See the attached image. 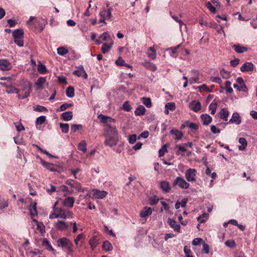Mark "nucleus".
Segmentation results:
<instances>
[{
	"mask_svg": "<svg viewBox=\"0 0 257 257\" xmlns=\"http://www.w3.org/2000/svg\"><path fill=\"white\" fill-rule=\"evenodd\" d=\"M22 88L18 89V93L19 99H25L28 97L32 91V83L28 81H25L21 85Z\"/></svg>",
	"mask_w": 257,
	"mask_h": 257,
	"instance_id": "obj_1",
	"label": "nucleus"
},
{
	"mask_svg": "<svg viewBox=\"0 0 257 257\" xmlns=\"http://www.w3.org/2000/svg\"><path fill=\"white\" fill-rule=\"evenodd\" d=\"M53 211L58 213V217L61 219H67L72 217V213L70 211L66 210L62 208L53 207Z\"/></svg>",
	"mask_w": 257,
	"mask_h": 257,
	"instance_id": "obj_2",
	"label": "nucleus"
},
{
	"mask_svg": "<svg viewBox=\"0 0 257 257\" xmlns=\"http://www.w3.org/2000/svg\"><path fill=\"white\" fill-rule=\"evenodd\" d=\"M173 186H178L181 189H187L190 187V184L188 183L183 178L177 177L173 182Z\"/></svg>",
	"mask_w": 257,
	"mask_h": 257,
	"instance_id": "obj_3",
	"label": "nucleus"
},
{
	"mask_svg": "<svg viewBox=\"0 0 257 257\" xmlns=\"http://www.w3.org/2000/svg\"><path fill=\"white\" fill-rule=\"evenodd\" d=\"M57 242L58 246L66 249L67 248H70L71 246H73V243L71 240L67 237H65L59 238L57 240Z\"/></svg>",
	"mask_w": 257,
	"mask_h": 257,
	"instance_id": "obj_4",
	"label": "nucleus"
},
{
	"mask_svg": "<svg viewBox=\"0 0 257 257\" xmlns=\"http://www.w3.org/2000/svg\"><path fill=\"white\" fill-rule=\"evenodd\" d=\"M197 171L195 169L190 168L186 171L185 178L188 182L196 181Z\"/></svg>",
	"mask_w": 257,
	"mask_h": 257,
	"instance_id": "obj_5",
	"label": "nucleus"
},
{
	"mask_svg": "<svg viewBox=\"0 0 257 257\" xmlns=\"http://www.w3.org/2000/svg\"><path fill=\"white\" fill-rule=\"evenodd\" d=\"M66 184L71 187L74 188L78 192H83L84 189L81 187V184L72 179H68L66 181Z\"/></svg>",
	"mask_w": 257,
	"mask_h": 257,
	"instance_id": "obj_6",
	"label": "nucleus"
},
{
	"mask_svg": "<svg viewBox=\"0 0 257 257\" xmlns=\"http://www.w3.org/2000/svg\"><path fill=\"white\" fill-rule=\"evenodd\" d=\"M118 141V139L117 136H113L112 137L108 136L106 137L104 144L106 146L112 147L116 145Z\"/></svg>",
	"mask_w": 257,
	"mask_h": 257,
	"instance_id": "obj_7",
	"label": "nucleus"
},
{
	"mask_svg": "<svg viewBox=\"0 0 257 257\" xmlns=\"http://www.w3.org/2000/svg\"><path fill=\"white\" fill-rule=\"evenodd\" d=\"M112 39L110 38V35L108 32H104L99 36L98 39L95 40V43L97 45H99L102 43L103 41H107L109 43Z\"/></svg>",
	"mask_w": 257,
	"mask_h": 257,
	"instance_id": "obj_8",
	"label": "nucleus"
},
{
	"mask_svg": "<svg viewBox=\"0 0 257 257\" xmlns=\"http://www.w3.org/2000/svg\"><path fill=\"white\" fill-rule=\"evenodd\" d=\"M241 122V117L239 116V114L237 112H234L232 114L231 118L229 119V120L226 122V124H231L235 123L237 125L239 124Z\"/></svg>",
	"mask_w": 257,
	"mask_h": 257,
	"instance_id": "obj_9",
	"label": "nucleus"
},
{
	"mask_svg": "<svg viewBox=\"0 0 257 257\" xmlns=\"http://www.w3.org/2000/svg\"><path fill=\"white\" fill-rule=\"evenodd\" d=\"M93 197L96 199H103L107 195V192L105 191H100L96 189L91 190Z\"/></svg>",
	"mask_w": 257,
	"mask_h": 257,
	"instance_id": "obj_10",
	"label": "nucleus"
},
{
	"mask_svg": "<svg viewBox=\"0 0 257 257\" xmlns=\"http://www.w3.org/2000/svg\"><path fill=\"white\" fill-rule=\"evenodd\" d=\"M54 226L58 230L64 231L68 229L69 225L68 223L64 221L58 220L55 223Z\"/></svg>",
	"mask_w": 257,
	"mask_h": 257,
	"instance_id": "obj_11",
	"label": "nucleus"
},
{
	"mask_svg": "<svg viewBox=\"0 0 257 257\" xmlns=\"http://www.w3.org/2000/svg\"><path fill=\"white\" fill-rule=\"evenodd\" d=\"M206 26L215 29L218 34L223 33L225 35L222 27L215 22L206 23Z\"/></svg>",
	"mask_w": 257,
	"mask_h": 257,
	"instance_id": "obj_12",
	"label": "nucleus"
},
{
	"mask_svg": "<svg viewBox=\"0 0 257 257\" xmlns=\"http://www.w3.org/2000/svg\"><path fill=\"white\" fill-rule=\"evenodd\" d=\"M73 74L78 77H83L85 79H87L88 77L87 74L82 65H80L78 67V69L75 70Z\"/></svg>",
	"mask_w": 257,
	"mask_h": 257,
	"instance_id": "obj_13",
	"label": "nucleus"
},
{
	"mask_svg": "<svg viewBox=\"0 0 257 257\" xmlns=\"http://www.w3.org/2000/svg\"><path fill=\"white\" fill-rule=\"evenodd\" d=\"M254 65L251 62H247L244 63L240 67V71L242 72L252 71Z\"/></svg>",
	"mask_w": 257,
	"mask_h": 257,
	"instance_id": "obj_14",
	"label": "nucleus"
},
{
	"mask_svg": "<svg viewBox=\"0 0 257 257\" xmlns=\"http://www.w3.org/2000/svg\"><path fill=\"white\" fill-rule=\"evenodd\" d=\"M189 107L194 112H198L201 107V104L199 101L193 100L189 104Z\"/></svg>",
	"mask_w": 257,
	"mask_h": 257,
	"instance_id": "obj_15",
	"label": "nucleus"
},
{
	"mask_svg": "<svg viewBox=\"0 0 257 257\" xmlns=\"http://www.w3.org/2000/svg\"><path fill=\"white\" fill-rule=\"evenodd\" d=\"M168 223L174 231L178 232H180V225L177 223L175 220L169 218L168 219Z\"/></svg>",
	"mask_w": 257,
	"mask_h": 257,
	"instance_id": "obj_16",
	"label": "nucleus"
},
{
	"mask_svg": "<svg viewBox=\"0 0 257 257\" xmlns=\"http://www.w3.org/2000/svg\"><path fill=\"white\" fill-rule=\"evenodd\" d=\"M159 186L161 190L165 193H169L171 189L170 183L166 181H161Z\"/></svg>",
	"mask_w": 257,
	"mask_h": 257,
	"instance_id": "obj_17",
	"label": "nucleus"
},
{
	"mask_svg": "<svg viewBox=\"0 0 257 257\" xmlns=\"http://www.w3.org/2000/svg\"><path fill=\"white\" fill-rule=\"evenodd\" d=\"M11 63L7 60H0V69L3 71L10 70L11 68Z\"/></svg>",
	"mask_w": 257,
	"mask_h": 257,
	"instance_id": "obj_18",
	"label": "nucleus"
},
{
	"mask_svg": "<svg viewBox=\"0 0 257 257\" xmlns=\"http://www.w3.org/2000/svg\"><path fill=\"white\" fill-rule=\"evenodd\" d=\"M113 45V42L112 40H110L109 43H104L102 44L101 48V52L103 54L107 53L111 49L112 46Z\"/></svg>",
	"mask_w": 257,
	"mask_h": 257,
	"instance_id": "obj_19",
	"label": "nucleus"
},
{
	"mask_svg": "<svg viewBox=\"0 0 257 257\" xmlns=\"http://www.w3.org/2000/svg\"><path fill=\"white\" fill-rule=\"evenodd\" d=\"M46 83V79L45 77H40L35 82L37 90H41L43 88V85Z\"/></svg>",
	"mask_w": 257,
	"mask_h": 257,
	"instance_id": "obj_20",
	"label": "nucleus"
},
{
	"mask_svg": "<svg viewBox=\"0 0 257 257\" xmlns=\"http://www.w3.org/2000/svg\"><path fill=\"white\" fill-rule=\"evenodd\" d=\"M185 127H187L191 130H197L199 128V125L195 123L190 122L189 121H186L184 124L181 125V128H183Z\"/></svg>",
	"mask_w": 257,
	"mask_h": 257,
	"instance_id": "obj_21",
	"label": "nucleus"
},
{
	"mask_svg": "<svg viewBox=\"0 0 257 257\" xmlns=\"http://www.w3.org/2000/svg\"><path fill=\"white\" fill-rule=\"evenodd\" d=\"M229 114V111L227 110V109L223 108L221 109V110L218 113V116L221 119H223L225 121H227Z\"/></svg>",
	"mask_w": 257,
	"mask_h": 257,
	"instance_id": "obj_22",
	"label": "nucleus"
},
{
	"mask_svg": "<svg viewBox=\"0 0 257 257\" xmlns=\"http://www.w3.org/2000/svg\"><path fill=\"white\" fill-rule=\"evenodd\" d=\"M152 213V209L150 207L146 206L141 212L140 215L142 218L150 215Z\"/></svg>",
	"mask_w": 257,
	"mask_h": 257,
	"instance_id": "obj_23",
	"label": "nucleus"
},
{
	"mask_svg": "<svg viewBox=\"0 0 257 257\" xmlns=\"http://www.w3.org/2000/svg\"><path fill=\"white\" fill-rule=\"evenodd\" d=\"M200 118L202 120L204 125L209 124L212 120V117L207 113L201 114L200 116Z\"/></svg>",
	"mask_w": 257,
	"mask_h": 257,
	"instance_id": "obj_24",
	"label": "nucleus"
},
{
	"mask_svg": "<svg viewBox=\"0 0 257 257\" xmlns=\"http://www.w3.org/2000/svg\"><path fill=\"white\" fill-rule=\"evenodd\" d=\"M170 133L174 136V139L178 140H181L183 136L182 132L176 129H172L170 131Z\"/></svg>",
	"mask_w": 257,
	"mask_h": 257,
	"instance_id": "obj_25",
	"label": "nucleus"
},
{
	"mask_svg": "<svg viewBox=\"0 0 257 257\" xmlns=\"http://www.w3.org/2000/svg\"><path fill=\"white\" fill-rule=\"evenodd\" d=\"M232 47L234 48L235 51L239 54L243 53L248 50L247 47L240 45L239 44L234 45Z\"/></svg>",
	"mask_w": 257,
	"mask_h": 257,
	"instance_id": "obj_26",
	"label": "nucleus"
},
{
	"mask_svg": "<svg viewBox=\"0 0 257 257\" xmlns=\"http://www.w3.org/2000/svg\"><path fill=\"white\" fill-rule=\"evenodd\" d=\"M73 117V112L71 111H66L62 113L61 115V118L65 121L70 120Z\"/></svg>",
	"mask_w": 257,
	"mask_h": 257,
	"instance_id": "obj_27",
	"label": "nucleus"
},
{
	"mask_svg": "<svg viewBox=\"0 0 257 257\" xmlns=\"http://www.w3.org/2000/svg\"><path fill=\"white\" fill-rule=\"evenodd\" d=\"M75 199L72 197H68L63 201V204L68 207L71 208L73 206Z\"/></svg>",
	"mask_w": 257,
	"mask_h": 257,
	"instance_id": "obj_28",
	"label": "nucleus"
},
{
	"mask_svg": "<svg viewBox=\"0 0 257 257\" xmlns=\"http://www.w3.org/2000/svg\"><path fill=\"white\" fill-rule=\"evenodd\" d=\"M145 107L142 105H140L137 107L136 109L135 110V114L137 116H141L144 115L145 113Z\"/></svg>",
	"mask_w": 257,
	"mask_h": 257,
	"instance_id": "obj_29",
	"label": "nucleus"
},
{
	"mask_svg": "<svg viewBox=\"0 0 257 257\" xmlns=\"http://www.w3.org/2000/svg\"><path fill=\"white\" fill-rule=\"evenodd\" d=\"M112 8L108 9L107 11H103L99 13L100 16L103 18L110 19L111 17Z\"/></svg>",
	"mask_w": 257,
	"mask_h": 257,
	"instance_id": "obj_30",
	"label": "nucleus"
},
{
	"mask_svg": "<svg viewBox=\"0 0 257 257\" xmlns=\"http://www.w3.org/2000/svg\"><path fill=\"white\" fill-rule=\"evenodd\" d=\"M106 126L107 127V132L111 133L113 136H117L118 132L116 128V127L110 124H106Z\"/></svg>",
	"mask_w": 257,
	"mask_h": 257,
	"instance_id": "obj_31",
	"label": "nucleus"
},
{
	"mask_svg": "<svg viewBox=\"0 0 257 257\" xmlns=\"http://www.w3.org/2000/svg\"><path fill=\"white\" fill-rule=\"evenodd\" d=\"M98 238L97 236L94 235L93 237H92L89 240V243L90 245L91 246V247L92 248V250L94 249L95 247L97 246L98 244Z\"/></svg>",
	"mask_w": 257,
	"mask_h": 257,
	"instance_id": "obj_32",
	"label": "nucleus"
},
{
	"mask_svg": "<svg viewBox=\"0 0 257 257\" xmlns=\"http://www.w3.org/2000/svg\"><path fill=\"white\" fill-rule=\"evenodd\" d=\"M148 56L151 60H155L156 58V51L154 48L151 47L147 52Z\"/></svg>",
	"mask_w": 257,
	"mask_h": 257,
	"instance_id": "obj_33",
	"label": "nucleus"
},
{
	"mask_svg": "<svg viewBox=\"0 0 257 257\" xmlns=\"http://www.w3.org/2000/svg\"><path fill=\"white\" fill-rule=\"evenodd\" d=\"M24 31L22 29H16L13 32V37L14 38H24Z\"/></svg>",
	"mask_w": 257,
	"mask_h": 257,
	"instance_id": "obj_34",
	"label": "nucleus"
},
{
	"mask_svg": "<svg viewBox=\"0 0 257 257\" xmlns=\"http://www.w3.org/2000/svg\"><path fill=\"white\" fill-rule=\"evenodd\" d=\"M36 205L37 203L36 202H34L31 203V205L29 207V210L30 211V214L32 216H35L37 215L38 214Z\"/></svg>",
	"mask_w": 257,
	"mask_h": 257,
	"instance_id": "obj_35",
	"label": "nucleus"
},
{
	"mask_svg": "<svg viewBox=\"0 0 257 257\" xmlns=\"http://www.w3.org/2000/svg\"><path fill=\"white\" fill-rule=\"evenodd\" d=\"M102 248L106 251H111L113 249L111 243L107 241H104L102 244Z\"/></svg>",
	"mask_w": 257,
	"mask_h": 257,
	"instance_id": "obj_36",
	"label": "nucleus"
},
{
	"mask_svg": "<svg viewBox=\"0 0 257 257\" xmlns=\"http://www.w3.org/2000/svg\"><path fill=\"white\" fill-rule=\"evenodd\" d=\"M239 143L241 146L238 147V149L240 151L244 150L247 146V142L244 138H240L238 140Z\"/></svg>",
	"mask_w": 257,
	"mask_h": 257,
	"instance_id": "obj_37",
	"label": "nucleus"
},
{
	"mask_svg": "<svg viewBox=\"0 0 257 257\" xmlns=\"http://www.w3.org/2000/svg\"><path fill=\"white\" fill-rule=\"evenodd\" d=\"M217 102L213 100L212 102L210 103V104L209 106V109L211 110V114L213 115L215 113L217 106Z\"/></svg>",
	"mask_w": 257,
	"mask_h": 257,
	"instance_id": "obj_38",
	"label": "nucleus"
},
{
	"mask_svg": "<svg viewBox=\"0 0 257 257\" xmlns=\"http://www.w3.org/2000/svg\"><path fill=\"white\" fill-rule=\"evenodd\" d=\"M66 94L67 97L72 98L74 96V89L72 86H68L66 90Z\"/></svg>",
	"mask_w": 257,
	"mask_h": 257,
	"instance_id": "obj_39",
	"label": "nucleus"
},
{
	"mask_svg": "<svg viewBox=\"0 0 257 257\" xmlns=\"http://www.w3.org/2000/svg\"><path fill=\"white\" fill-rule=\"evenodd\" d=\"M78 149L79 151H82L83 153H86L87 151L86 143L85 141H82L78 144Z\"/></svg>",
	"mask_w": 257,
	"mask_h": 257,
	"instance_id": "obj_40",
	"label": "nucleus"
},
{
	"mask_svg": "<svg viewBox=\"0 0 257 257\" xmlns=\"http://www.w3.org/2000/svg\"><path fill=\"white\" fill-rule=\"evenodd\" d=\"M42 245L45 247V248L49 251H53L54 248L50 244L49 241L47 238H44L43 240Z\"/></svg>",
	"mask_w": 257,
	"mask_h": 257,
	"instance_id": "obj_41",
	"label": "nucleus"
},
{
	"mask_svg": "<svg viewBox=\"0 0 257 257\" xmlns=\"http://www.w3.org/2000/svg\"><path fill=\"white\" fill-rule=\"evenodd\" d=\"M57 52L58 55L64 56L68 53V50L64 47H60L57 48Z\"/></svg>",
	"mask_w": 257,
	"mask_h": 257,
	"instance_id": "obj_42",
	"label": "nucleus"
},
{
	"mask_svg": "<svg viewBox=\"0 0 257 257\" xmlns=\"http://www.w3.org/2000/svg\"><path fill=\"white\" fill-rule=\"evenodd\" d=\"M59 125L62 133L66 134L68 132L69 129V125L68 123H63L61 122L60 123Z\"/></svg>",
	"mask_w": 257,
	"mask_h": 257,
	"instance_id": "obj_43",
	"label": "nucleus"
},
{
	"mask_svg": "<svg viewBox=\"0 0 257 257\" xmlns=\"http://www.w3.org/2000/svg\"><path fill=\"white\" fill-rule=\"evenodd\" d=\"M141 100L142 103L147 107H151L152 106V102L150 98L144 97L141 98Z\"/></svg>",
	"mask_w": 257,
	"mask_h": 257,
	"instance_id": "obj_44",
	"label": "nucleus"
},
{
	"mask_svg": "<svg viewBox=\"0 0 257 257\" xmlns=\"http://www.w3.org/2000/svg\"><path fill=\"white\" fill-rule=\"evenodd\" d=\"M73 103H65L62 104L60 107L57 109V111H63L66 109L71 107Z\"/></svg>",
	"mask_w": 257,
	"mask_h": 257,
	"instance_id": "obj_45",
	"label": "nucleus"
},
{
	"mask_svg": "<svg viewBox=\"0 0 257 257\" xmlns=\"http://www.w3.org/2000/svg\"><path fill=\"white\" fill-rule=\"evenodd\" d=\"M38 71L40 74H42L46 73L47 71L46 66L42 64L40 62H39L38 65Z\"/></svg>",
	"mask_w": 257,
	"mask_h": 257,
	"instance_id": "obj_46",
	"label": "nucleus"
},
{
	"mask_svg": "<svg viewBox=\"0 0 257 257\" xmlns=\"http://www.w3.org/2000/svg\"><path fill=\"white\" fill-rule=\"evenodd\" d=\"M82 128L81 124H72L71 126V133H74Z\"/></svg>",
	"mask_w": 257,
	"mask_h": 257,
	"instance_id": "obj_47",
	"label": "nucleus"
},
{
	"mask_svg": "<svg viewBox=\"0 0 257 257\" xmlns=\"http://www.w3.org/2000/svg\"><path fill=\"white\" fill-rule=\"evenodd\" d=\"M37 229L39 230L42 235H44L45 233V227L42 222L38 223L37 224Z\"/></svg>",
	"mask_w": 257,
	"mask_h": 257,
	"instance_id": "obj_48",
	"label": "nucleus"
},
{
	"mask_svg": "<svg viewBox=\"0 0 257 257\" xmlns=\"http://www.w3.org/2000/svg\"><path fill=\"white\" fill-rule=\"evenodd\" d=\"M208 216V214L203 213L202 215L198 217L197 220L200 222V223H204L207 220Z\"/></svg>",
	"mask_w": 257,
	"mask_h": 257,
	"instance_id": "obj_49",
	"label": "nucleus"
},
{
	"mask_svg": "<svg viewBox=\"0 0 257 257\" xmlns=\"http://www.w3.org/2000/svg\"><path fill=\"white\" fill-rule=\"evenodd\" d=\"M8 206V203L6 200L0 197V210Z\"/></svg>",
	"mask_w": 257,
	"mask_h": 257,
	"instance_id": "obj_50",
	"label": "nucleus"
},
{
	"mask_svg": "<svg viewBox=\"0 0 257 257\" xmlns=\"http://www.w3.org/2000/svg\"><path fill=\"white\" fill-rule=\"evenodd\" d=\"M46 118L45 116H41L38 117L36 120V124L37 125H41L45 122Z\"/></svg>",
	"mask_w": 257,
	"mask_h": 257,
	"instance_id": "obj_51",
	"label": "nucleus"
},
{
	"mask_svg": "<svg viewBox=\"0 0 257 257\" xmlns=\"http://www.w3.org/2000/svg\"><path fill=\"white\" fill-rule=\"evenodd\" d=\"M165 108L167 109L173 111L176 108L175 104L174 102H168L166 104Z\"/></svg>",
	"mask_w": 257,
	"mask_h": 257,
	"instance_id": "obj_52",
	"label": "nucleus"
},
{
	"mask_svg": "<svg viewBox=\"0 0 257 257\" xmlns=\"http://www.w3.org/2000/svg\"><path fill=\"white\" fill-rule=\"evenodd\" d=\"M14 39V42L19 46L23 47L24 46L23 38H15Z\"/></svg>",
	"mask_w": 257,
	"mask_h": 257,
	"instance_id": "obj_53",
	"label": "nucleus"
},
{
	"mask_svg": "<svg viewBox=\"0 0 257 257\" xmlns=\"http://www.w3.org/2000/svg\"><path fill=\"white\" fill-rule=\"evenodd\" d=\"M19 90L18 88H16L13 87H7L6 92L8 93H16L18 94Z\"/></svg>",
	"mask_w": 257,
	"mask_h": 257,
	"instance_id": "obj_54",
	"label": "nucleus"
},
{
	"mask_svg": "<svg viewBox=\"0 0 257 257\" xmlns=\"http://www.w3.org/2000/svg\"><path fill=\"white\" fill-rule=\"evenodd\" d=\"M220 74L223 78H228L230 76V72L222 69L220 71Z\"/></svg>",
	"mask_w": 257,
	"mask_h": 257,
	"instance_id": "obj_55",
	"label": "nucleus"
},
{
	"mask_svg": "<svg viewBox=\"0 0 257 257\" xmlns=\"http://www.w3.org/2000/svg\"><path fill=\"white\" fill-rule=\"evenodd\" d=\"M42 165L45 167V168H46L47 169H48V170H49L50 171H54V170L53 169V165L51 164V163H47V162H46L45 161H43L42 162Z\"/></svg>",
	"mask_w": 257,
	"mask_h": 257,
	"instance_id": "obj_56",
	"label": "nucleus"
},
{
	"mask_svg": "<svg viewBox=\"0 0 257 257\" xmlns=\"http://www.w3.org/2000/svg\"><path fill=\"white\" fill-rule=\"evenodd\" d=\"M167 152L166 145H164L159 151V156L162 157Z\"/></svg>",
	"mask_w": 257,
	"mask_h": 257,
	"instance_id": "obj_57",
	"label": "nucleus"
},
{
	"mask_svg": "<svg viewBox=\"0 0 257 257\" xmlns=\"http://www.w3.org/2000/svg\"><path fill=\"white\" fill-rule=\"evenodd\" d=\"M70 171L73 174L74 179H77L78 178L77 173L81 171V169L79 168H77L76 169H71Z\"/></svg>",
	"mask_w": 257,
	"mask_h": 257,
	"instance_id": "obj_58",
	"label": "nucleus"
},
{
	"mask_svg": "<svg viewBox=\"0 0 257 257\" xmlns=\"http://www.w3.org/2000/svg\"><path fill=\"white\" fill-rule=\"evenodd\" d=\"M206 7L212 13H215L216 11V8L213 6H212L211 3L210 2L207 3L206 4Z\"/></svg>",
	"mask_w": 257,
	"mask_h": 257,
	"instance_id": "obj_59",
	"label": "nucleus"
},
{
	"mask_svg": "<svg viewBox=\"0 0 257 257\" xmlns=\"http://www.w3.org/2000/svg\"><path fill=\"white\" fill-rule=\"evenodd\" d=\"M46 190L49 194H51L56 191V187L52 184H50V187L46 188Z\"/></svg>",
	"mask_w": 257,
	"mask_h": 257,
	"instance_id": "obj_60",
	"label": "nucleus"
},
{
	"mask_svg": "<svg viewBox=\"0 0 257 257\" xmlns=\"http://www.w3.org/2000/svg\"><path fill=\"white\" fill-rule=\"evenodd\" d=\"M122 109L126 111H130L131 110V106L128 101H125L124 102L122 105Z\"/></svg>",
	"mask_w": 257,
	"mask_h": 257,
	"instance_id": "obj_61",
	"label": "nucleus"
},
{
	"mask_svg": "<svg viewBox=\"0 0 257 257\" xmlns=\"http://www.w3.org/2000/svg\"><path fill=\"white\" fill-rule=\"evenodd\" d=\"M136 140L137 135L135 134L130 135L128 137V142L131 144H134L136 142Z\"/></svg>",
	"mask_w": 257,
	"mask_h": 257,
	"instance_id": "obj_62",
	"label": "nucleus"
},
{
	"mask_svg": "<svg viewBox=\"0 0 257 257\" xmlns=\"http://www.w3.org/2000/svg\"><path fill=\"white\" fill-rule=\"evenodd\" d=\"M115 64L118 66H122L124 65L125 62L121 57H119L115 61Z\"/></svg>",
	"mask_w": 257,
	"mask_h": 257,
	"instance_id": "obj_63",
	"label": "nucleus"
},
{
	"mask_svg": "<svg viewBox=\"0 0 257 257\" xmlns=\"http://www.w3.org/2000/svg\"><path fill=\"white\" fill-rule=\"evenodd\" d=\"M159 199L156 196H154V197L151 198L150 204L151 205H154L157 204L159 202Z\"/></svg>",
	"mask_w": 257,
	"mask_h": 257,
	"instance_id": "obj_64",
	"label": "nucleus"
}]
</instances>
